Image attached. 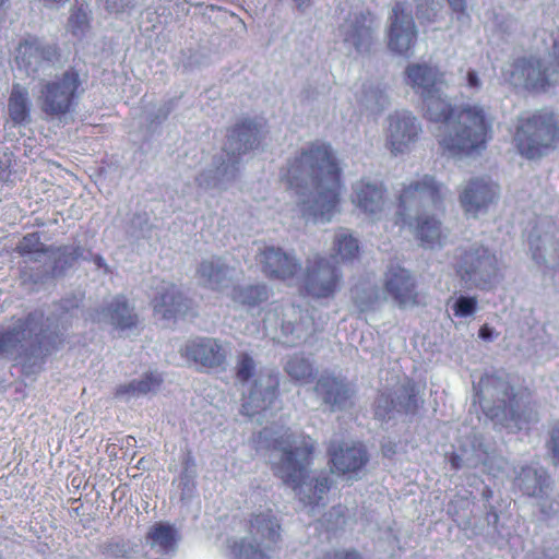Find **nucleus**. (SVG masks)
Listing matches in <instances>:
<instances>
[{"mask_svg": "<svg viewBox=\"0 0 559 559\" xmlns=\"http://www.w3.org/2000/svg\"><path fill=\"white\" fill-rule=\"evenodd\" d=\"M180 353L188 360L207 369L224 367L227 357L230 354V347L213 337H195L189 340L181 348Z\"/></svg>", "mask_w": 559, "mask_h": 559, "instance_id": "nucleus-20", "label": "nucleus"}, {"mask_svg": "<svg viewBox=\"0 0 559 559\" xmlns=\"http://www.w3.org/2000/svg\"><path fill=\"white\" fill-rule=\"evenodd\" d=\"M466 86L475 92L481 87V80L475 70H468L466 73Z\"/></svg>", "mask_w": 559, "mask_h": 559, "instance_id": "nucleus-49", "label": "nucleus"}, {"mask_svg": "<svg viewBox=\"0 0 559 559\" xmlns=\"http://www.w3.org/2000/svg\"><path fill=\"white\" fill-rule=\"evenodd\" d=\"M514 140L521 155L530 159L540 158L559 141V116L542 109L521 118Z\"/></svg>", "mask_w": 559, "mask_h": 559, "instance_id": "nucleus-8", "label": "nucleus"}, {"mask_svg": "<svg viewBox=\"0 0 559 559\" xmlns=\"http://www.w3.org/2000/svg\"><path fill=\"white\" fill-rule=\"evenodd\" d=\"M404 74L405 84L421 98L426 117L441 123L437 138L445 151L455 156L485 148L491 126L481 106L466 105L454 110L445 95L444 73L437 66L412 62Z\"/></svg>", "mask_w": 559, "mask_h": 559, "instance_id": "nucleus-1", "label": "nucleus"}, {"mask_svg": "<svg viewBox=\"0 0 559 559\" xmlns=\"http://www.w3.org/2000/svg\"><path fill=\"white\" fill-rule=\"evenodd\" d=\"M516 485L527 496L540 498V510L548 516L559 512V502L547 507L544 496H547L549 479L546 471L538 466H525L515 476Z\"/></svg>", "mask_w": 559, "mask_h": 559, "instance_id": "nucleus-23", "label": "nucleus"}, {"mask_svg": "<svg viewBox=\"0 0 559 559\" xmlns=\"http://www.w3.org/2000/svg\"><path fill=\"white\" fill-rule=\"evenodd\" d=\"M498 198V185L487 177L471 178L459 190L460 205L465 215L473 218L487 214Z\"/></svg>", "mask_w": 559, "mask_h": 559, "instance_id": "nucleus-15", "label": "nucleus"}, {"mask_svg": "<svg viewBox=\"0 0 559 559\" xmlns=\"http://www.w3.org/2000/svg\"><path fill=\"white\" fill-rule=\"evenodd\" d=\"M255 374V362L253 358L243 353L239 356L236 366V377L242 384L248 382Z\"/></svg>", "mask_w": 559, "mask_h": 559, "instance_id": "nucleus-44", "label": "nucleus"}, {"mask_svg": "<svg viewBox=\"0 0 559 559\" xmlns=\"http://www.w3.org/2000/svg\"><path fill=\"white\" fill-rule=\"evenodd\" d=\"M59 259L64 260V264L71 265L76 260L84 258V250L81 247H62L59 249Z\"/></svg>", "mask_w": 559, "mask_h": 559, "instance_id": "nucleus-46", "label": "nucleus"}, {"mask_svg": "<svg viewBox=\"0 0 559 559\" xmlns=\"http://www.w3.org/2000/svg\"><path fill=\"white\" fill-rule=\"evenodd\" d=\"M354 304L361 313L379 310L388 300L382 288L370 283H360L353 289Z\"/></svg>", "mask_w": 559, "mask_h": 559, "instance_id": "nucleus-33", "label": "nucleus"}, {"mask_svg": "<svg viewBox=\"0 0 559 559\" xmlns=\"http://www.w3.org/2000/svg\"><path fill=\"white\" fill-rule=\"evenodd\" d=\"M362 106L372 114H380L390 105V97L380 86H369L365 90Z\"/></svg>", "mask_w": 559, "mask_h": 559, "instance_id": "nucleus-39", "label": "nucleus"}, {"mask_svg": "<svg viewBox=\"0 0 559 559\" xmlns=\"http://www.w3.org/2000/svg\"><path fill=\"white\" fill-rule=\"evenodd\" d=\"M43 314L38 312H34L28 314V317L19 322V324L11 331L1 334L0 333V355L1 354H10L11 353V344L14 341L31 338L33 336H40L45 333V330L39 326L41 322Z\"/></svg>", "mask_w": 559, "mask_h": 559, "instance_id": "nucleus-31", "label": "nucleus"}, {"mask_svg": "<svg viewBox=\"0 0 559 559\" xmlns=\"http://www.w3.org/2000/svg\"><path fill=\"white\" fill-rule=\"evenodd\" d=\"M479 386L480 406L497 424L510 430H520L526 424L538 420L537 413L533 409L525 411L523 414L515 409L519 404L514 396L511 397L513 389L503 379L486 376L480 380Z\"/></svg>", "mask_w": 559, "mask_h": 559, "instance_id": "nucleus-7", "label": "nucleus"}, {"mask_svg": "<svg viewBox=\"0 0 559 559\" xmlns=\"http://www.w3.org/2000/svg\"><path fill=\"white\" fill-rule=\"evenodd\" d=\"M269 297L270 289L263 283L235 286L230 292L231 300L235 304L247 307L248 309L258 307L262 302H265Z\"/></svg>", "mask_w": 559, "mask_h": 559, "instance_id": "nucleus-34", "label": "nucleus"}, {"mask_svg": "<svg viewBox=\"0 0 559 559\" xmlns=\"http://www.w3.org/2000/svg\"><path fill=\"white\" fill-rule=\"evenodd\" d=\"M170 110L171 108L168 105H162L158 107L155 118L152 120V122L156 121L159 123L160 121L165 120L168 117Z\"/></svg>", "mask_w": 559, "mask_h": 559, "instance_id": "nucleus-51", "label": "nucleus"}, {"mask_svg": "<svg viewBox=\"0 0 559 559\" xmlns=\"http://www.w3.org/2000/svg\"><path fill=\"white\" fill-rule=\"evenodd\" d=\"M260 439L267 442L269 462L274 474L290 486L305 504L311 506L314 514V508L323 504L324 496L332 485L326 473L317 477L309 475L314 441L289 428L276 431L265 428L260 433Z\"/></svg>", "mask_w": 559, "mask_h": 559, "instance_id": "nucleus-3", "label": "nucleus"}, {"mask_svg": "<svg viewBox=\"0 0 559 559\" xmlns=\"http://www.w3.org/2000/svg\"><path fill=\"white\" fill-rule=\"evenodd\" d=\"M294 2L296 3L297 9L304 12L312 5L313 1L312 0H294Z\"/></svg>", "mask_w": 559, "mask_h": 559, "instance_id": "nucleus-55", "label": "nucleus"}, {"mask_svg": "<svg viewBox=\"0 0 559 559\" xmlns=\"http://www.w3.org/2000/svg\"><path fill=\"white\" fill-rule=\"evenodd\" d=\"M81 85V76L74 69H68L43 81L38 97L43 111L52 117L70 112L80 97Z\"/></svg>", "mask_w": 559, "mask_h": 559, "instance_id": "nucleus-10", "label": "nucleus"}, {"mask_svg": "<svg viewBox=\"0 0 559 559\" xmlns=\"http://www.w3.org/2000/svg\"><path fill=\"white\" fill-rule=\"evenodd\" d=\"M438 11L437 7H432L430 10H424V3L419 2L417 4V16L419 19H426L428 21L433 20Z\"/></svg>", "mask_w": 559, "mask_h": 559, "instance_id": "nucleus-50", "label": "nucleus"}, {"mask_svg": "<svg viewBox=\"0 0 559 559\" xmlns=\"http://www.w3.org/2000/svg\"><path fill=\"white\" fill-rule=\"evenodd\" d=\"M179 539L180 535L176 527L164 522L152 525L145 537L146 544L163 555L176 552Z\"/></svg>", "mask_w": 559, "mask_h": 559, "instance_id": "nucleus-30", "label": "nucleus"}, {"mask_svg": "<svg viewBox=\"0 0 559 559\" xmlns=\"http://www.w3.org/2000/svg\"><path fill=\"white\" fill-rule=\"evenodd\" d=\"M68 31L78 38L85 37L91 29V9L87 3H76L70 11Z\"/></svg>", "mask_w": 559, "mask_h": 559, "instance_id": "nucleus-37", "label": "nucleus"}, {"mask_svg": "<svg viewBox=\"0 0 559 559\" xmlns=\"http://www.w3.org/2000/svg\"><path fill=\"white\" fill-rule=\"evenodd\" d=\"M53 56L52 47L38 40H26L17 47L15 61L27 74H33L48 66Z\"/></svg>", "mask_w": 559, "mask_h": 559, "instance_id": "nucleus-25", "label": "nucleus"}, {"mask_svg": "<svg viewBox=\"0 0 559 559\" xmlns=\"http://www.w3.org/2000/svg\"><path fill=\"white\" fill-rule=\"evenodd\" d=\"M452 10L456 13H464L466 8L465 0H448Z\"/></svg>", "mask_w": 559, "mask_h": 559, "instance_id": "nucleus-52", "label": "nucleus"}, {"mask_svg": "<svg viewBox=\"0 0 559 559\" xmlns=\"http://www.w3.org/2000/svg\"><path fill=\"white\" fill-rule=\"evenodd\" d=\"M162 382L160 374L156 371L145 373L141 379L131 381L129 384L120 385L117 389V396L129 400L155 392Z\"/></svg>", "mask_w": 559, "mask_h": 559, "instance_id": "nucleus-35", "label": "nucleus"}, {"mask_svg": "<svg viewBox=\"0 0 559 559\" xmlns=\"http://www.w3.org/2000/svg\"><path fill=\"white\" fill-rule=\"evenodd\" d=\"M317 559H364L362 556L354 549H336L323 552Z\"/></svg>", "mask_w": 559, "mask_h": 559, "instance_id": "nucleus-45", "label": "nucleus"}, {"mask_svg": "<svg viewBox=\"0 0 559 559\" xmlns=\"http://www.w3.org/2000/svg\"><path fill=\"white\" fill-rule=\"evenodd\" d=\"M332 468L348 480L361 478L364 468L369 461L365 447L358 442L334 443L329 449Z\"/></svg>", "mask_w": 559, "mask_h": 559, "instance_id": "nucleus-19", "label": "nucleus"}, {"mask_svg": "<svg viewBox=\"0 0 559 559\" xmlns=\"http://www.w3.org/2000/svg\"><path fill=\"white\" fill-rule=\"evenodd\" d=\"M263 127L252 120L237 123L228 133L224 145L226 159L214 170L209 169L197 178L198 185L204 189H226L236 178L240 156L259 146L263 138Z\"/></svg>", "mask_w": 559, "mask_h": 559, "instance_id": "nucleus-5", "label": "nucleus"}, {"mask_svg": "<svg viewBox=\"0 0 559 559\" xmlns=\"http://www.w3.org/2000/svg\"><path fill=\"white\" fill-rule=\"evenodd\" d=\"M353 204L370 219L378 221L385 207L383 186L369 178H361L352 186Z\"/></svg>", "mask_w": 559, "mask_h": 559, "instance_id": "nucleus-21", "label": "nucleus"}, {"mask_svg": "<svg viewBox=\"0 0 559 559\" xmlns=\"http://www.w3.org/2000/svg\"><path fill=\"white\" fill-rule=\"evenodd\" d=\"M334 250L342 261L352 260L358 253V241L347 229L340 228L335 233Z\"/></svg>", "mask_w": 559, "mask_h": 559, "instance_id": "nucleus-38", "label": "nucleus"}, {"mask_svg": "<svg viewBox=\"0 0 559 559\" xmlns=\"http://www.w3.org/2000/svg\"><path fill=\"white\" fill-rule=\"evenodd\" d=\"M285 371L292 379L296 381H305L313 376V365L308 358L300 355H294L287 360Z\"/></svg>", "mask_w": 559, "mask_h": 559, "instance_id": "nucleus-41", "label": "nucleus"}, {"mask_svg": "<svg viewBox=\"0 0 559 559\" xmlns=\"http://www.w3.org/2000/svg\"><path fill=\"white\" fill-rule=\"evenodd\" d=\"M97 321L112 325L124 331L135 326L138 316L123 296H116L108 305L97 313Z\"/></svg>", "mask_w": 559, "mask_h": 559, "instance_id": "nucleus-27", "label": "nucleus"}, {"mask_svg": "<svg viewBox=\"0 0 559 559\" xmlns=\"http://www.w3.org/2000/svg\"><path fill=\"white\" fill-rule=\"evenodd\" d=\"M146 0H106V9L114 13L131 14L141 11Z\"/></svg>", "mask_w": 559, "mask_h": 559, "instance_id": "nucleus-43", "label": "nucleus"}, {"mask_svg": "<svg viewBox=\"0 0 559 559\" xmlns=\"http://www.w3.org/2000/svg\"><path fill=\"white\" fill-rule=\"evenodd\" d=\"M449 188L431 175L416 176L404 182L399 194L395 225L408 227L426 248L441 247L449 231L436 213L444 212V201L450 197Z\"/></svg>", "mask_w": 559, "mask_h": 559, "instance_id": "nucleus-4", "label": "nucleus"}, {"mask_svg": "<svg viewBox=\"0 0 559 559\" xmlns=\"http://www.w3.org/2000/svg\"><path fill=\"white\" fill-rule=\"evenodd\" d=\"M202 284L212 289L227 288L236 277V270L226 264L222 258H212L202 261L198 270Z\"/></svg>", "mask_w": 559, "mask_h": 559, "instance_id": "nucleus-26", "label": "nucleus"}, {"mask_svg": "<svg viewBox=\"0 0 559 559\" xmlns=\"http://www.w3.org/2000/svg\"><path fill=\"white\" fill-rule=\"evenodd\" d=\"M9 115L15 124H22L29 120L28 92L20 84H14L9 98Z\"/></svg>", "mask_w": 559, "mask_h": 559, "instance_id": "nucleus-36", "label": "nucleus"}, {"mask_svg": "<svg viewBox=\"0 0 559 559\" xmlns=\"http://www.w3.org/2000/svg\"><path fill=\"white\" fill-rule=\"evenodd\" d=\"M316 392L333 411L343 409L350 404L352 390L343 380L333 376L322 374L317 382Z\"/></svg>", "mask_w": 559, "mask_h": 559, "instance_id": "nucleus-28", "label": "nucleus"}, {"mask_svg": "<svg viewBox=\"0 0 559 559\" xmlns=\"http://www.w3.org/2000/svg\"><path fill=\"white\" fill-rule=\"evenodd\" d=\"M382 290L386 294V300H393L399 307H407L415 304V280L400 264H390L388 266L383 276Z\"/></svg>", "mask_w": 559, "mask_h": 559, "instance_id": "nucleus-22", "label": "nucleus"}, {"mask_svg": "<svg viewBox=\"0 0 559 559\" xmlns=\"http://www.w3.org/2000/svg\"><path fill=\"white\" fill-rule=\"evenodd\" d=\"M341 278V273L330 260L314 254L307 259L306 271L301 270L296 285L313 298H329L338 289Z\"/></svg>", "mask_w": 559, "mask_h": 559, "instance_id": "nucleus-13", "label": "nucleus"}, {"mask_svg": "<svg viewBox=\"0 0 559 559\" xmlns=\"http://www.w3.org/2000/svg\"><path fill=\"white\" fill-rule=\"evenodd\" d=\"M281 537V526L274 514L267 510L253 515L249 536L235 540L230 546L236 559H269L263 548L269 549Z\"/></svg>", "mask_w": 559, "mask_h": 559, "instance_id": "nucleus-11", "label": "nucleus"}, {"mask_svg": "<svg viewBox=\"0 0 559 559\" xmlns=\"http://www.w3.org/2000/svg\"><path fill=\"white\" fill-rule=\"evenodd\" d=\"M16 250L22 257L35 262L40 261V258L48 252L44 243L40 242L39 236L35 233L24 236Z\"/></svg>", "mask_w": 559, "mask_h": 559, "instance_id": "nucleus-40", "label": "nucleus"}, {"mask_svg": "<svg viewBox=\"0 0 559 559\" xmlns=\"http://www.w3.org/2000/svg\"><path fill=\"white\" fill-rule=\"evenodd\" d=\"M449 306L454 317L469 318L476 313L478 300L476 297L460 295L450 300Z\"/></svg>", "mask_w": 559, "mask_h": 559, "instance_id": "nucleus-42", "label": "nucleus"}, {"mask_svg": "<svg viewBox=\"0 0 559 559\" xmlns=\"http://www.w3.org/2000/svg\"><path fill=\"white\" fill-rule=\"evenodd\" d=\"M76 306L78 305L73 302L70 306H58V309H62L63 311L59 316L52 314L47 317V330L51 328L58 329L59 324L63 326V324L68 321L70 308H74Z\"/></svg>", "mask_w": 559, "mask_h": 559, "instance_id": "nucleus-47", "label": "nucleus"}, {"mask_svg": "<svg viewBox=\"0 0 559 559\" xmlns=\"http://www.w3.org/2000/svg\"><path fill=\"white\" fill-rule=\"evenodd\" d=\"M451 463H452V466H453L454 468H460V467H461V465H460V463H459V459H457L456 456L452 457Z\"/></svg>", "mask_w": 559, "mask_h": 559, "instance_id": "nucleus-56", "label": "nucleus"}, {"mask_svg": "<svg viewBox=\"0 0 559 559\" xmlns=\"http://www.w3.org/2000/svg\"><path fill=\"white\" fill-rule=\"evenodd\" d=\"M155 289L156 294L152 299L155 314L160 316L162 319L187 314V300L174 284L160 281Z\"/></svg>", "mask_w": 559, "mask_h": 559, "instance_id": "nucleus-24", "label": "nucleus"}, {"mask_svg": "<svg viewBox=\"0 0 559 559\" xmlns=\"http://www.w3.org/2000/svg\"><path fill=\"white\" fill-rule=\"evenodd\" d=\"M3 3V0H0V5Z\"/></svg>", "mask_w": 559, "mask_h": 559, "instance_id": "nucleus-59", "label": "nucleus"}, {"mask_svg": "<svg viewBox=\"0 0 559 559\" xmlns=\"http://www.w3.org/2000/svg\"><path fill=\"white\" fill-rule=\"evenodd\" d=\"M484 495L486 496V498H489L491 496V492L490 490H487L486 492H484Z\"/></svg>", "mask_w": 559, "mask_h": 559, "instance_id": "nucleus-58", "label": "nucleus"}, {"mask_svg": "<svg viewBox=\"0 0 559 559\" xmlns=\"http://www.w3.org/2000/svg\"><path fill=\"white\" fill-rule=\"evenodd\" d=\"M281 179L297 195L301 217L325 224L338 212L341 169L332 147L320 141L302 147L287 160Z\"/></svg>", "mask_w": 559, "mask_h": 559, "instance_id": "nucleus-2", "label": "nucleus"}, {"mask_svg": "<svg viewBox=\"0 0 559 559\" xmlns=\"http://www.w3.org/2000/svg\"><path fill=\"white\" fill-rule=\"evenodd\" d=\"M549 436L550 439L548 441V448L550 449L554 459L559 461V421L551 425Z\"/></svg>", "mask_w": 559, "mask_h": 559, "instance_id": "nucleus-48", "label": "nucleus"}, {"mask_svg": "<svg viewBox=\"0 0 559 559\" xmlns=\"http://www.w3.org/2000/svg\"><path fill=\"white\" fill-rule=\"evenodd\" d=\"M551 37V50L548 61L530 57H518L508 60L501 68L504 83L514 88L540 92L559 83V33Z\"/></svg>", "mask_w": 559, "mask_h": 559, "instance_id": "nucleus-6", "label": "nucleus"}, {"mask_svg": "<svg viewBox=\"0 0 559 559\" xmlns=\"http://www.w3.org/2000/svg\"><path fill=\"white\" fill-rule=\"evenodd\" d=\"M455 270L467 288L488 289L498 280L496 254L478 245L456 250Z\"/></svg>", "mask_w": 559, "mask_h": 559, "instance_id": "nucleus-9", "label": "nucleus"}, {"mask_svg": "<svg viewBox=\"0 0 559 559\" xmlns=\"http://www.w3.org/2000/svg\"><path fill=\"white\" fill-rule=\"evenodd\" d=\"M103 261H104V260H103V258H102V257H96L95 262H96V264H97L98 266H102V265H103Z\"/></svg>", "mask_w": 559, "mask_h": 559, "instance_id": "nucleus-57", "label": "nucleus"}, {"mask_svg": "<svg viewBox=\"0 0 559 559\" xmlns=\"http://www.w3.org/2000/svg\"><path fill=\"white\" fill-rule=\"evenodd\" d=\"M299 321H285L282 323V342L288 346L307 343L318 331L313 316L307 310H299Z\"/></svg>", "mask_w": 559, "mask_h": 559, "instance_id": "nucleus-29", "label": "nucleus"}, {"mask_svg": "<svg viewBox=\"0 0 559 559\" xmlns=\"http://www.w3.org/2000/svg\"><path fill=\"white\" fill-rule=\"evenodd\" d=\"M377 24L373 15L364 9H355L348 13L335 32L336 43L342 45L348 55H366L374 40Z\"/></svg>", "mask_w": 559, "mask_h": 559, "instance_id": "nucleus-12", "label": "nucleus"}, {"mask_svg": "<svg viewBox=\"0 0 559 559\" xmlns=\"http://www.w3.org/2000/svg\"><path fill=\"white\" fill-rule=\"evenodd\" d=\"M421 124L409 110L391 112L384 129L385 146L393 155L409 152L419 139Z\"/></svg>", "mask_w": 559, "mask_h": 559, "instance_id": "nucleus-14", "label": "nucleus"}, {"mask_svg": "<svg viewBox=\"0 0 559 559\" xmlns=\"http://www.w3.org/2000/svg\"><path fill=\"white\" fill-rule=\"evenodd\" d=\"M396 400H392V409H386V407H382V402L386 405L388 400L381 399L378 402L376 408V416L380 419H384L386 416L389 418L392 417L391 413L396 411L397 413L404 414H414L419 406L418 397L415 393L414 386L412 385H402L395 392Z\"/></svg>", "mask_w": 559, "mask_h": 559, "instance_id": "nucleus-32", "label": "nucleus"}, {"mask_svg": "<svg viewBox=\"0 0 559 559\" xmlns=\"http://www.w3.org/2000/svg\"><path fill=\"white\" fill-rule=\"evenodd\" d=\"M257 260L267 276L282 280L289 285H296L299 282L302 269L294 253L273 246H264L259 249Z\"/></svg>", "mask_w": 559, "mask_h": 559, "instance_id": "nucleus-16", "label": "nucleus"}, {"mask_svg": "<svg viewBox=\"0 0 559 559\" xmlns=\"http://www.w3.org/2000/svg\"><path fill=\"white\" fill-rule=\"evenodd\" d=\"M530 248L532 250V257L537 263L545 261V258L538 253L539 248L538 247L534 248V243L532 240H530Z\"/></svg>", "mask_w": 559, "mask_h": 559, "instance_id": "nucleus-53", "label": "nucleus"}, {"mask_svg": "<svg viewBox=\"0 0 559 559\" xmlns=\"http://www.w3.org/2000/svg\"><path fill=\"white\" fill-rule=\"evenodd\" d=\"M491 335H492V330L487 326V325H484L479 329V337L483 338V340H491Z\"/></svg>", "mask_w": 559, "mask_h": 559, "instance_id": "nucleus-54", "label": "nucleus"}, {"mask_svg": "<svg viewBox=\"0 0 559 559\" xmlns=\"http://www.w3.org/2000/svg\"><path fill=\"white\" fill-rule=\"evenodd\" d=\"M389 47L391 50L406 55L417 38V29L407 2L397 1L389 16Z\"/></svg>", "mask_w": 559, "mask_h": 559, "instance_id": "nucleus-18", "label": "nucleus"}, {"mask_svg": "<svg viewBox=\"0 0 559 559\" xmlns=\"http://www.w3.org/2000/svg\"><path fill=\"white\" fill-rule=\"evenodd\" d=\"M277 386L276 374L272 372L260 374L253 380L248 394L243 397L242 413L250 418L259 416L257 421L261 423L260 417L266 418L271 414L270 408L275 403Z\"/></svg>", "mask_w": 559, "mask_h": 559, "instance_id": "nucleus-17", "label": "nucleus"}]
</instances>
